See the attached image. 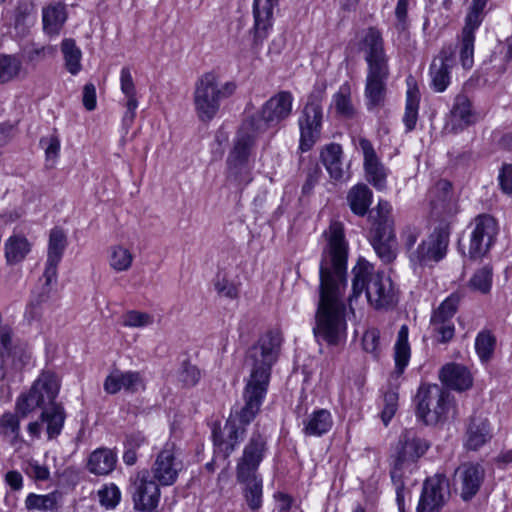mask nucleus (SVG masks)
Listing matches in <instances>:
<instances>
[{
    "label": "nucleus",
    "instance_id": "473e14b6",
    "mask_svg": "<svg viewBox=\"0 0 512 512\" xmlns=\"http://www.w3.org/2000/svg\"><path fill=\"white\" fill-rule=\"evenodd\" d=\"M66 19V7L62 3L49 4L42 10L43 29L48 35H58Z\"/></svg>",
    "mask_w": 512,
    "mask_h": 512
},
{
    "label": "nucleus",
    "instance_id": "774afa93",
    "mask_svg": "<svg viewBox=\"0 0 512 512\" xmlns=\"http://www.w3.org/2000/svg\"><path fill=\"white\" fill-rule=\"evenodd\" d=\"M40 145L45 149L47 159H55L60 151V141L57 136L45 137L40 140Z\"/></svg>",
    "mask_w": 512,
    "mask_h": 512
},
{
    "label": "nucleus",
    "instance_id": "f3484780",
    "mask_svg": "<svg viewBox=\"0 0 512 512\" xmlns=\"http://www.w3.org/2000/svg\"><path fill=\"white\" fill-rule=\"evenodd\" d=\"M183 464L176 457V445L174 442H166L162 450L157 455L152 468L151 476L162 486L173 485Z\"/></svg>",
    "mask_w": 512,
    "mask_h": 512
},
{
    "label": "nucleus",
    "instance_id": "13d9d810",
    "mask_svg": "<svg viewBox=\"0 0 512 512\" xmlns=\"http://www.w3.org/2000/svg\"><path fill=\"white\" fill-rule=\"evenodd\" d=\"M398 392L390 389L384 393V407L381 412V420L385 426L389 424L398 408Z\"/></svg>",
    "mask_w": 512,
    "mask_h": 512
},
{
    "label": "nucleus",
    "instance_id": "4be33fe9",
    "mask_svg": "<svg viewBox=\"0 0 512 512\" xmlns=\"http://www.w3.org/2000/svg\"><path fill=\"white\" fill-rule=\"evenodd\" d=\"M485 477V470L478 463H463L454 473V482L460 487L464 501L471 500L479 491Z\"/></svg>",
    "mask_w": 512,
    "mask_h": 512
},
{
    "label": "nucleus",
    "instance_id": "4c0bfd02",
    "mask_svg": "<svg viewBox=\"0 0 512 512\" xmlns=\"http://www.w3.org/2000/svg\"><path fill=\"white\" fill-rule=\"evenodd\" d=\"M347 200L352 212L364 216L372 202V192L365 184L355 185L350 189Z\"/></svg>",
    "mask_w": 512,
    "mask_h": 512
},
{
    "label": "nucleus",
    "instance_id": "7ed1b4c3",
    "mask_svg": "<svg viewBox=\"0 0 512 512\" xmlns=\"http://www.w3.org/2000/svg\"><path fill=\"white\" fill-rule=\"evenodd\" d=\"M352 293L348 297L350 310L353 302L365 290L369 304L377 310L389 309L397 302L392 280L384 273H374L373 266L366 260H359L352 270Z\"/></svg>",
    "mask_w": 512,
    "mask_h": 512
},
{
    "label": "nucleus",
    "instance_id": "f8f14e48",
    "mask_svg": "<svg viewBox=\"0 0 512 512\" xmlns=\"http://www.w3.org/2000/svg\"><path fill=\"white\" fill-rule=\"evenodd\" d=\"M469 228L468 257L477 260L490 251L496 241L499 227L493 216L480 214L473 219Z\"/></svg>",
    "mask_w": 512,
    "mask_h": 512
},
{
    "label": "nucleus",
    "instance_id": "7c9ffc66",
    "mask_svg": "<svg viewBox=\"0 0 512 512\" xmlns=\"http://www.w3.org/2000/svg\"><path fill=\"white\" fill-rule=\"evenodd\" d=\"M277 4L278 0H254V30L257 38H264L272 26L273 8Z\"/></svg>",
    "mask_w": 512,
    "mask_h": 512
},
{
    "label": "nucleus",
    "instance_id": "39448f33",
    "mask_svg": "<svg viewBox=\"0 0 512 512\" xmlns=\"http://www.w3.org/2000/svg\"><path fill=\"white\" fill-rule=\"evenodd\" d=\"M281 343V333L269 330L247 350L245 365L250 370L247 382L269 386L271 369L278 359Z\"/></svg>",
    "mask_w": 512,
    "mask_h": 512
},
{
    "label": "nucleus",
    "instance_id": "e2e57ef3",
    "mask_svg": "<svg viewBox=\"0 0 512 512\" xmlns=\"http://www.w3.org/2000/svg\"><path fill=\"white\" fill-rule=\"evenodd\" d=\"M321 176L322 170L317 164L309 165L306 169V179L302 185V195H311Z\"/></svg>",
    "mask_w": 512,
    "mask_h": 512
},
{
    "label": "nucleus",
    "instance_id": "0eeeda50",
    "mask_svg": "<svg viewBox=\"0 0 512 512\" xmlns=\"http://www.w3.org/2000/svg\"><path fill=\"white\" fill-rule=\"evenodd\" d=\"M415 400L416 415L426 425L444 423L456 413L450 392L437 384H422Z\"/></svg>",
    "mask_w": 512,
    "mask_h": 512
},
{
    "label": "nucleus",
    "instance_id": "09e8293b",
    "mask_svg": "<svg viewBox=\"0 0 512 512\" xmlns=\"http://www.w3.org/2000/svg\"><path fill=\"white\" fill-rule=\"evenodd\" d=\"M21 70L22 63L17 57L0 54V84L13 80Z\"/></svg>",
    "mask_w": 512,
    "mask_h": 512
},
{
    "label": "nucleus",
    "instance_id": "4d7b16f0",
    "mask_svg": "<svg viewBox=\"0 0 512 512\" xmlns=\"http://www.w3.org/2000/svg\"><path fill=\"white\" fill-rule=\"evenodd\" d=\"M488 0H473L470 6V10L465 19L464 28H470L477 30L481 25L484 18V9L487 5Z\"/></svg>",
    "mask_w": 512,
    "mask_h": 512
},
{
    "label": "nucleus",
    "instance_id": "4468645a",
    "mask_svg": "<svg viewBox=\"0 0 512 512\" xmlns=\"http://www.w3.org/2000/svg\"><path fill=\"white\" fill-rule=\"evenodd\" d=\"M450 230L448 226L436 227L418 247L410 253V261L425 266L438 263L447 254Z\"/></svg>",
    "mask_w": 512,
    "mask_h": 512
},
{
    "label": "nucleus",
    "instance_id": "37998d69",
    "mask_svg": "<svg viewBox=\"0 0 512 512\" xmlns=\"http://www.w3.org/2000/svg\"><path fill=\"white\" fill-rule=\"evenodd\" d=\"M475 31L463 28L460 41V61L464 69H471L474 64Z\"/></svg>",
    "mask_w": 512,
    "mask_h": 512
},
{
    "label": "nucleus",
    "instance_id": "69168bd1",
    "mask_svg": "<svg viewBox=\"0 0 512 512\" xmlns=\"http://www.w3.org/2000/svg\"><path fill=\"white\" fill-rule=\"evenodd\" d=\"M380 343V333L377 329L367 330L362 338L363 349L366 352L374 354L377 356L378 348Z\"/></svg>",
    "mask_w": 512,
    "mask_h": 512
},
{
    "label": "nucleus",
    "instance_id": "8fccbe9b",
    "mask_svg": "<svg viewBox=\"0 0 512 512\" xmlns=\"http://www.w3.org/2000/svg\"><path fill=\"white\" fill-rule=\"evenodd\" d=\"M51 287L46 285V282L44 283L42 287V291L33 298L30 303L27 305L26 311H25V318L28 322L38 321L42 317L43 309L42 305L48 301L50 297Z\"/></svg>",
    "mask_w": 512,
    "mask_h": 512
},
{
    "label": "nucleus",
    "instance_id": "412c9836",
    "mask_svg": "<svg viewBox=\"0 0 512 512\" xmlns=\"http://www.w3.org/2000/svg\"><path fill=\"white\" fill-rule=\"evenodd\" d=\"M358 148L363 154V167L366 180L376 189L383 190L387 184V169L380 161L372 143L366 138H359Z\"/></svg>",
    "mask_w": 512,
    "mask_h": 512
},
{
    "label": "nucleus",
    "instance_id": "9b49d317",
    "mask_svg": "<svg viewBox=\"0 0 512 512\" xmlns=\"http://www.w3.org/2000/svg\"><path fill=\"white\" fill-rule=\"evenodd\" d=\"M128 492L135 511L159 512L160 484L153 479L149 470L143 469L130 477Z\"/></svg>",
    "mask_w": 512,
    "mask_h": 512
},
{
    "label": "nucleus",
    "instance_id": "49530a36",
    "mask_svg": "<svg viewBox=\"0 0 512 512\" xmlns=\"http://www.w3.org/2000/svg\"><path fill=\"white\" fill-rule=\"evenodd\" d=\"M496 338L489 330L479 332L475 339L476 353L482 363L488 362L494 353Z\"/></svg>",
    "mask_w": 512,
    "mask_h": 512
},
{
    "label": "nucleus",
    "instance_id": "338daca9",
    "mask_svg": "<svg viewBox=\"0 0 512 512\" xmlns=\"http://www.w3.org/2000/svg\"><path fill=\"white\" fill-rule=\"evenodd\" d=\"M215 290L218 294L223 295L230 299H236L238 297V288L237 286L227 280L226 278L217 277L215 283Z\"/></svg>",
    "mask_w": 512,
    "mask_h": 512
},
{
    "label": "nucleus",
    "instance_id": "c9c22d12",
    "mask_svg": "<svg viewBox=\"0 0 512 512\" xmlns=\"http://www.w3.org/2000/svg\"><path fill=\"white\" fill-rule=\"evenodd\" d=\"M451 184L447 180H439L428 192L432 212L440 216L445 213L451 202Z\"/></svg>",
    "mask_w": 512,
    "mask_h": 512
},
{
    "label": "nucleus",
    "instance_id": "b1692460",
    "mask_svg": "<svg viewBox=\"0 0 512 512\" xmlns=\"http://www.w3.org/2000/svg\"><path fill=\"white\" fill-rule=\"evenodd\" d=\"M361 48L364 52L367 69L389 68L388 56L384 49V40L377 28L370 27L367 29L361 42Z\"/></svg>",
    "mask_w": 512,
    "mask_h": 512
},
{
    "label": "nucleus",
    "instance_id": "ea45409f",
    "mask_svg": "<svg viewBox=\"0 0 512 512\" xmlns=\"http://www.w3.org/2000/svg\"><path fill=\"white\" fill-rule=\"evenodd\" d=\"M31 250L29 241L20 235L11 236L5 243V257L9 264H17L24 260Z\"/></svg>",
    "mask_w": 512,
    "mask_h": 512
},
{
    "label": "nucleus",
    "instance_id": "864d4df0",
    "mask_svg": "<svg viewBox=\"0 0 512 512\" xmlns=\"http://www.w3.org/2000/svg\"><path fill=\"white\" fill-rule=\"evenodd\" d=\"M333 103L338 114L351 118L354 115V108L350 98V88L348 85L340 87L339 91L333 96Z\"/></svg>",
    "mask_w": 512,
    "mask_h": 512
},
{
    "label": "nucleus",
    "instance_id": "c756f323",
    "mask_svg": "<svg viewBox=\"0 0 512 512\" xmlns=\"http://www.w3.org/2000/svg\"><path fill=\"white\" fill-rule=\"evenodd\" d=\"M440 380L450 389L464 391L473 384L470 371L463 365L450 363L443 366L440 371Z\"/></svg>",
    "mask_w": 512,
    "mask_h": 512
},
{
    "label": "nucleus",
    "instance_id": "f257e3e1",
    "mask_svg": "<svg viewBox=\"0 0 512 512\" xmlns=\"http://www.w3.org/2000/svg\"><path fill=\"white\" fill-rule=\"evenodd\" d=\"M328 244L319 267L320 283L313 333L317 341L338 344L345 334V290L347 286L348 246L340 222H332L327 232Z\"/></svg>",
    "mask_w": 512,
    "mask_h": 512
},
{
    "label": "nucleus",
    "instance_id": "0e129e2a",
    "mask_svg": "<svg viewBox=\"0 0 512 512\" xmlns=\"http://www.w3.org/2000/svg\"><path fill=\"white\" fill-rule=\"evenodd\" d=\"M498 183L504 194L512 196V164L505 163L502 165L498 175Z\"/></svg>",
    "mask_w": 512,
    "mask_h": 512
},
{
    "label": "nucleus",
    "instance_id": "5fc2aeb1",
    "mask_svg": "<svg viewBox=\"0 0 512 512\" xmlns=\"http://www.w3.org/2000/svg\"><path fill=\"white\" fill-rule=\"evenodd\" d=\"M418 108V98L414 92L409 90L407 92L406 107L403 117V122L405 124L406 131L408 132L412 131L416 126L418 119Z\"/></svg>",
    "mask_w": 512,
    "mask_h": 512
},
{
    "label": "nucleus",
    "instance_id": "3c124183",
    "mask_svg": "<svg viewBox=\"0 0 512 512\" xmlns=\"http://www.w3.org/2000/svg\"><path fill=\"white\" fill-rule=\"evenodd\" d=\"M133 262L132 253L122 246H112L109 256L111 268L117 272L127 271Z\"/></svg>",
    "mask_w": 512,
    "mask_h": 512
},
{
    "label": "nucleus",
    "instance_id": "a878e982",
    "mask_svg": "<svg viewBox=\"0 0 512 512\" xmlns=\"http://www.w3.org/2000/svg\"><path fill=\"white\" fill-rule=\"evenodd\" d=\"M370 242L383 263H391L396 258V239L393 228H373Z\"/></svg>",
    "mask_w": 512,
    "mask_h": 512
},
{
    "label": "nucleus",
    "instance_id": "5701e85b",
    "mask_svg": "<svg viewBox=\"0 0 512 512\" xmlns=\"http://www.w3.org/2000/svg\"><path fill=\"white\" fill-rule=\"evenodd\" d=\"M66 247L67 236L64 230L59 227L53 228L49 234L47 260L43 273L47 286L53 285L57 282L58 264L62 260Z\"/></svg>",
    "mask_w": 512,
    "mask_h": 512
},
{
    "label": "nucleus",
    "instance_id": "6e6d98bb",
    "mask_svg": "<svg viewBox=\"0 0 512 512\" xmlns=\"http://www.w3.org/2000/svg\"><path fill=\"white\" fill-rule=\"evenodd\" d=\"M391 205L384 200H380L377 207L370 212V217L374 220L373 228H383L388 226L393 228V221L390 218Z\"/></svg>",
    "mask_w": 512,
    "mask_h": 512
},
{
    "label": "nucleus",
    "instance_id": "58836bf2",
    "mask_svg": "<svg viewBox=\"0 0 512 512\" xmlns=\"http://www.w3.org/2000/svg\"><path fill=\"white\" fill-rule=\"evenodd\" d=\"M408 333V326L402 325L398 331L394 347L395 371L398 375H401L404 372L411 356Z\"/></svg>",
    "mask_w": 512,
    "mask_h": 512
},
{
    "label": "nucleus",
    "instance_id": "680f3d73",
    "mask_svg": "<svg viewBox=\"0 0 512 512\" xmlns=\"http://www.w3.org/2000/svg\"><path fill=\"white\" fill-rule=\"evenodd\" d=\"M200 377V371L196 366L189 362H183L178 378L185 387L195 386L200 380Z\"/></svg>",
    "mask_w": 512,
    "mask_h": 512
},
{
    "label": "nucleus",
    "instance_id": "a211bd4d",
    "mask_svg": "<svg viewBox=\"0 0 512 512\" xmlns=\"http://www.w3.org/2000/svg\"><path fill=\"white\" fill-rule=\"evenodd\" d=\"M455 64V49L445 45L429 67L430 87L437 93L444 92L451 83V70Z\"/></svg>",
    "mask_w": 512,
    "mask_h": 512
},
{
    "label": "nucleus",
    "instance_id": "f704fd0d",
    "mask_svg": "<svg viewBox=\"0 0 512 512\" xmlns=\"http://www.w3.org/2000/svg\"><path fill=\"white\" fill-rule=\"evenodd\" d=\"M491 438L489 423L486 419L471 418L467 431L465 447L469 450H478Z\"/></svg>",
    "mask_w": 512,
    "mask_h": 512
},
{
    "label": "nucleus",
    "instance_id": "cd10ccee",
    "mask_svg": "<svg viewBox=\"0 0 512 512\" xmlns=\"http://www.w3.org/2000/svg\"><path fill=\"white\" fill-rule=\"evenodd\" d=\"M144 388V382L139 372L119 370L113 371L104 381V390L109 394H116L121 389L135 393Z\"/></svg>",
    "mask_w": 512,
    "mask_h": 512
},
{
    "label": "nucleus",
    "instance_id": "de8ad7c7",
    "mask_svg": "<svg viewBox=\"0 0 512 512\" xmlns=\"http://www.w3.org/2000/svg\"><path fill=\"white\" fill-rule=\"evenodd\" d=\"M54 54L52 46H43L36 43L27 45L22 50V58L24 62L33 67L46 60Z\"/></svg>",
    "mask_w": 512,
    "mask_h": 512
},
{
    "label": "nucleus",
    "instance_id": "aec40b11",
    "mask_svg": "<svg viewBox=\"0 0 512 512\" xmlns=\"http://www.w3.org/2000/svg\"><path fill=\"white\" fill-rule=\"evenodd\" d=\"M389 75V68L367 69L364 97L368 111L378 110L385 105Z\"/></svg>",
    "mask_w": 512,
    "mask_h": 512
},
{
    "label": "nucleus",
    "instance_id": "dca6fc26",
    "mask_svg": "<svg viewBox=\"0 0 512 512\" xmlns=\"http://www.w3.org/2000/svg\"><path fill=\"white\" fill-rule=\"evenodd\" d=\"M459 300L458 295L451 294L432 312L429 328L432 337L438 343H448L454 337L453 317L457 312Z\"/></svg>",
    "mask_w": 512,
    "mask_h": 512
},
{
    "label": "nucleus",
    "instance_id": "72a5a7b5",
    "mask_svg": "<svg viewBox=\"0 0 512 512\" xmlns=\"http://www.w3.org/2000/svg\"><path fill=\"white\" fill-rule=\"evenodd\" d=\"M303 432L306 436L320 437L330 431L333 425V418L327 409L313 411L303 421Z\"/></svg>",
    "mask_w": 512,
    "mask_h": 512
},
{
    "label": "nucleus",
    "instance_id": "e433bc0d",
    "mask_svg": "<svg viewBox=\"0 0 512 512\" xmlns=\"http://www.w3.org/2000/svg\"><path fill=\"white\" fill-rule=\"evenodd\" d=\"M66 419L64 407L60 404H53L41 412V423L46 424L48 439L56 438L62 431Z\"/></svg>",
    "mask_w": 512,
    "mask_h": 512
},
{
    "label": "nucleus",
    "instance_id": "a19ab883",
    "mask_svg": "<svg viewBox=\"0 0 512 512\" xmlns=\"http://www.w3.org/2000/svg\"><path fill=\"white\" fill-rule=\"evenodd\" d=\"M61 52L67 71L72 75H77L82 70V52L76 45L75 40L71 38L64 39L61 43Z\"/></svg>",
    "mask_w": 512,
    "mask_h": 512
},
{
    "label": "nucleus",
    "instance_id": "6e6552de",
    "mask_svg": "<svg viewBox=\"0 0 512 512\" xmlns=\"http://www.w3.org/2000/svg\"><path fill=\"white\" fill-rule=\"evenodd\" d=\"M325 97V86L316 85L309 94L307 102L298 118L300 130L299 149L310 151L321 139L323 124L322 102Z\"/></svg>",
    "mask_w": 512,
    "mask_h": 512
},
{
    "label": "nucleus",
    "instance_id": "bb28decb",
    "mask_svg": "<svg viewBox=\"0 0 512 512\" xmlns=\"http://www.w3.org/2000/svg\"><path fill=\"white\" fill-rule=\"evenodd\" d=\"M477 120L472 103L467 95L460 93L455 96L448 125L451 130L458 132L474 124Z\"/></svg>",
    "mask_w": 512,
    "mask_h": 512
},
{
    "label": "nucleus",
    "instance_id": "79ce46f5",
    "mask_svg": "<svg viewBox=\"0 0 512 512\" xmlns=\"http://www.w3.org/2000/svg\"><path fill=\"white\" fill-rule=\"evenodd\" d=\"M245 484L243 491L246 504L252 512H257L262 507L263 481L261 476L251 477L242 482Z\"/></svg>",
    "mask_w": 512,
    "mask_h": 512
},
{
    "label": "nucleus",
    "instance_id": "393cba45",
    "mask_svg": "<svg viewBox=\"0 0 512 512\" xmlns=\"http://www.w3.org/2000/svg\"><path fill=\"white\" fill-rule=\"evenodd\" d=\"M120 89L125 96L124 106L126 111L122 118V124L128 130L136 117L138 107L137 90L129 67H123L120 72Z\"/></svg>",
    "mask_w": 512,
    "mask_h": 512
},
{
    "label": "nucleus",
    "instance_id": "a18cd8bd",
    "mask_svg": "<svg viewBox=\"0 0 512 512\" xmlns=\"http://www.w3.org/2000/svg\"><path fill=\"white\" fill-rule=\"evenodd\" d=\"M0 437L11 444L20 440V421L16 414L6 412L0 416Z\"/></svg>",
    "mask_w": 512,
    "mask_h": 512
},
{
    "label": "nucleus",
    "instance_id": "6ab92c4d",
    "mask_svg": "<svg viewBox=\"0 0 512 512\" xmlns=\"http://www.w3.org/2000/svg\"><path fill=\"white\" fill-rule=\"evenodd\" d=\"M448 495V480L444 475L428 478L423 485L417 512H439ZM399 512H404V508Z\"/></svg>",
    "mask_w": 512,
    "mask_h": 512
},
{
    "label": "nucleus",
    "instance_id": "ddd939ff",
    "mask_svg": "<svg viewBox=\"0 0 512 512\" xmlns=\"http://www.w3.org/2000/svg\"><path fill=\"white\" fill-rule=\"evenodd\" d=\"M292 104V93L290 91H280L266 101L260 113L248 117L247 120L253 122L258 132L264 133L267 129L276 127L291 115Z\"/></svg>",
    "mask_w": 512,
    "mask_h": 512
},
{
    "label": "nucleus",
    "instance_id": "2eb2a0df",
    "mask_svg": "<svg viewBox=\"0 0 512 512\" xmlns=\"http://www.w3.org/2000/svg\"><path fill=\"white\" fill-rule=\"evenodd\" d=\"M267 450V438L258 431L253 432L237 462L236 477L238 482H245L251 477L261 476L258 473V468L265 458Z\"/></svg>",
    "mask_w": 512,
    "mask_h": 512
},
{
    "label": "nucleus",
    "instance_id": "1a4fd4ad",
    "mask_svg": "<svg viewBox=\"0 0 512 512\" xmlns=\"http://www.w3.org/2000/svg\"><path fill=\"white\" fill-rule=\"evenodd\" d=\"M263 132H258L253 122L245 119L235 138L234 147L228 155L227 165L229 177H233L239 184H248L250 177L246 169V163L255 145L256 139Z\"/></svg>",
    "mask_w": 512,
    "mask_h": 512
},
{
    "label": "nucleus",
    "instance_id": "f03ea898",
    "mask_svg": "<svg viewBox=\"0 0 512 512\" xmlns=\"http://www.w3.org/2000/svg\"><path fill=\"white\" fill-rule=\"evenodd\" d=\"M268 387L246 382L243 392L244 405L234 408L223 429L213 430V442L217 453L226 459L243 439L246 427L255 419L266 397Z\"/></svg>",
    "mask_w": 512,
    "mask_h": 512
},
{
    "label": "nucleus",
    "instance_id": "20e7f679",
    "mask_svg": "<svg viewBox=\"0 0 512 512\" xmlns=\"http://www.w3.org/2000/svg\"><path fill=\"white\" fill-rule=\"evenodd\" d=\"M234 81L222 83L215 72H206L195 82L193 102L196 115L203 123L213 120L218 114L221 102L236 91Z\"/></svg>",
    "mask_w": 512,
    "mask_h": 512
},
{
    "label": "nucleus",
    "instance_id": "2f4dec72",
    "mask_svg": "<svg viewBox=\"0 0 512 512\" xmlns=\"http://www.w3.org/2000/svg\"><path fill=\"white\" fill-rule=\"evenodd\" d=\"M116 463L117 455L113 450L98 448L89 455L87 469L94 475L104 476L115 469Z\"/></svg>",
    "mask_w": 512,
    "mask_h": 512
},
{
    "label": "nucleus",
    "instance_id": "052dcab7",
    "mask_svg": "<svg viewBox=\"0 0 512 512\" xmlns=\"http://www.w3.org/2000/svg\"><path fill=\"white\" fill-rule=\"evenodd\" d=\"M153 323V316L146 313V312H140L136 310L128 311L123 316V326L125 327H145L148 325H151Z\"/></svg>",
    "mask_w": 512,
    "mask_h": 512
},
{
    "label": "nucleus",
    "instance_id": "9d476101",
    "mask_svg": "<svg viewBox=\"0 0 512 512\" xmlns=\"http://www.w3.org/2000/svg\"><path fill=\"white\" fill-rule=\"evenodd\" d=\"M60 389L59 381L56 375L51 371H43L33 382L30 390L23 393L16 401V409L22 415L26 416L36 409H48L55 402Z\"/></svg>",
    "mask_w": 512,
    "mask_h": 512
},
{
    "label": "nucleus",
    "instance_id": "c85d7f7f",
    "mask_svg": "<svg viewBox=\"0 0 512 512\" xmlns=\"http://www.w3.org/2000/svg\"><path fill=\"white\" fill-rule=\"evenodd\" d=\"M320 160L333 180L343 181L349 178L348 172L344 169L343 150L340 144L324 145L320 151Z\"/></svg>",
    "mask_w": 512,
    "mask_h": 512
},
{
    "label": "nucleus",
    "instance_id": "c03bdc74",
    "mask_svg": "<svg viewBox=\"0 0 512 512\" xmlns=\"http://www.w3.org/2000/svg\"><path fill=\"white\" fill-rule=\"evenodd\" d=\"M58 493L51 492L45 495L30 493L26 497L25 507L27 510H38L41 512L53 511L57 508Z\"/></svg>",
    "mask_w": 512,
    "mask_h": 512
},
{
    "label": "nucleus",
    "instance_id": "603ef678",
    "mask_svg": "<svg viewBox=\"0 0 512 512\" xmlns=\"http://www.w3.org/2000/svg\"><path fill=\"white\" fill-rule=\"evenodd\" d=\"M493 271L488 265L478 269L469 280V287L474 291L487 294L491 290Z\"/></svg>",
    "mask_w": 512,
    "mask_h": 512
},
{
    "label": "nucleus",
    "instance_id": "bf43d9fd",
    "mask_svg": "<svg viewBox=\"0 0 512 512\" xmlns=\"http://www.w3.org/2000/svg\"><path fill=\"white\" fill-rule=\"evenodd\" d=\"M99 501L107 509H114L120 502L121 492L115 484L105 485L98 491Z\"/></svg>",
    "mask_w": 512,
    "mask_h": 512
},
{
    "label": "nucleus",
    "instance_id": "423d86ee",
    "mask_svg": "<svg viewBox=\"0 0 512 512\" xmlns=\"http://www.w3.org/2000/svg\"><path fill=\"white\" fill-rule=\"evenodd\" d=\"M429 448L428 442L413 430L401 433L394 453L390 456V476L396 491L398 509H403L405 485L403 470L415 463Z\"/></svg>",
    "mask_w": 512,
    "mask_h": 512
}]
</instances>
